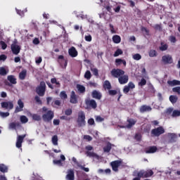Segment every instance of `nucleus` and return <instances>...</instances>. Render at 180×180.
<instances>
[{"instance_id":"60","label":"nucleus","mask_w":180,"mask_h":180,"mask_svg":"<svg viewBox=\"0 0 180 180\" xmlns=\"http://www.w3.org/2000/svg\"><path fill=\"white\" fill-rule=\"evenodd\" d=\"M109 27H110V30L111 33L115 34L116 33V30H115V27L113 26V25L110 24Z\"/></svg>"},{"instance_id":"14","label":"nucleus","mask_w":180,"mask_h":180,"mask_svg":"<svg viewBox=\"0 0 180 180\" xmlns=\"http://www.w3.org/2000/svg\"><path fill=\"white\" fill-rule=\"evenodd\" d=\"M18 106L15 108V110L14 111L15 113H19V112H22L23 110V108H25V104L21 99H19L18 101Z\"/></svg>"},{"instance_id":"18","label":"nucleus","mask_w":180,"mask_h":180,"mask_svg":"<svg viewBox=\"0 0 180 180\" xmlns=\"http://www.w3.org/2000/svg\"><path fill=\"white\" fill-rule=\"evenodd\" d=\"M158 150V148H157L155 146H148L146 148L145 153L146 154H154V153H157Z\"/></svg>"},{"instance_id":"1","label":"nucleus","mask_w":180,"mask_h":180,"mask_svg":"<svg viewBox=\"0 0 180 180\" xmlns=\"http://www.w3.org/2000/svg\"><path fill=\"white\" fill-rule=\"evenodd\" d=\"M85 112L84 111H79L77 114V123L78 127H84L86 124V121H85Z\"/></svg>"},{"instance_id":"46","label":"nucleus","mask_w":180,"mask_h":180,"mask_svg":"<svg viewBox=\"0 0 180 180\" xmlns=\"http://www.w3.org/2000/svg\"><path fill=\"white\" fill-rule=\"evenodd\" d=\"M91 77H92V75H91V71L87 70L84 74V78H86V79H91Z\"/></svg>"},{"instance_id":"28","label":"nucleus","mask_w":180,"mask_h":180,"mask_svg":"<svg viewBox=\"0 0 180 180\" xmlns=\"http://www.w3.org/2000/svg\"><path fill=\"white\" fill-rule=\"evenodd\" d=\"M121 64H123L124 67H126L127 63L126 60L120 58H117L115 60V65L119 66L121 65Z\"/></svg>"},{"instance_id":"52","label":"nucleus","mask_w":180,"mask_h":180,"mask_svg":"<svg viewBox=\"0 0 180 180\" xmlns=\"http://www.w3.org/2000/svg\"><path fill=\"white\" fill-rule=\"evenodd\" d=\"M87 123L89 126H94V124H95V120L94 118H90L88 120Z\"/></svg>"},{"instance_id":"26","label":"nucleus","mask_w":180,"mask_h":180,"mask_svg":"<svg viewBox=\"0 0 180 180\" xmlns=\"http://www.w3.org/2000/svg\"><path fill=\"white\" fill-rule=\"evenodd\" d=\"M27 75V70L26 69H24L19 73V79H21V81H23V79L26 78Z\"/></svg>"},{"instance_id":"63","label":"nucleus","mask_w":180,"mask_h":180,"mask_svg":"<svg viewBox=\"0 0 180 180\" xmlns=\"http://www.w3.org/2000/svg\"><path fill=\"white\" fill-rule=\"evenodd\" d=\"M109 95H111L112 96L117 94V91L116 90H109L108 91Z\"/></svg>"},{"instance_id":"7","label":"nucleus","mask_w":180,"mask_h":180,"mask_svg":"<svg viewBox=\"0 0 180 180\" xmlns=\"http://www.w3.org/2000/svg\"><path fill=\"white\" fill-rule=\"evenodd\" d=\"M122 165V160H115L110 162V166L112 171L115 172H119V167Z\"/></svg>"},{"instance_id":"59","label":"nucleus","mask_w":180,"mask_h":180,"mask_svg":"<svg viewBox=\"0 0 180 180\" xmlns=\"http://www.w3.org/2000/svg\"><path fill=\"white\" fill-rule=\"evenodd\" d=\"M53 164H55L56 165H60V166H61V165H63V163H62V162H61V160H54L53 161Z\"/></svg>"},{"instance_id":"2","label":"nucleus","mask_w":180,"mask_h":180,"mask_svg":"<svg viewBox=\"0 0 180 180\" xmlns=\"http://www.w3.org/2000/svg\"><path fill=\"white\" fill-rule=\"evenodd\" d=\"M35 92L39 96H44L46 94V82L44 81L40 82L39 85L35 89Z\"/></svg>"},{"instance_id":"43","label":"nucleus","mask_w":180,"mask_h":180,"mask_svg":"<svg viewBox=\"0 0 180 180\" xmlns=\"http://www.w3.org/2000/svg\"><path fill=\"white\" fill-rule=\"evenodd\" d=\"M122 54H123V51H122V49H118L115 51L114 53V57H119V56H122Z\"/></svg>"},{"instance_id":"10","label":"nucleus","mask_w":180,"mask_h":180,"mask_svg":"<svg viewBox=\"0 0 180 180\" xmlns=\"http://www.w3.org/2000/svg\"><path fill=\"white\" fill-rule=\"evenodd\" d=\"M1 105L3 109H8L9 110H12V108H13V101H4L1 103Z\"/></svg>"},{"instance_id":"53","label":"nucleus","mask_w":180,"mask_h":180,"mask_svg":"<svg viewBox=\"0 0 180 180\" xmlns=\"http://www.w3.org/2000/svg\"><path fill=\"white\" fill-rule=\"evenodd\" d=\"M0 44H1V49H2L3 50H6V47H8V45L6 44V43H5V41H1L0 42Z\"/></svg>"},{"instance_id":"29","label":"nucleus","mask_w":180,"mask_h":180,"mask_svg":"<svg viewBox=\"0 0 180 180\" xmlns=\"http://www.w3.org/2000/svg\"><path fill=\"white\" fill-rule=\"evenodd\" d=\"M31 117L34 122H40L41 120V116L39 114H32Z\"/></svg>"},{"instance_id":"48","label":"nucleus","mask_w":180,"mask_h":180,"mask_svg":"<svg viewBox=\"0 0 180 180\" xmlns=\"http://www.w3.org/2000/svg\"><path fill=\"white\" fill-rule=\"evenodd\" d=\"M147 84V80H146V79L142 78L141 79V82H139V86H144V85H146Z\"/></svg>"},{"instance_id":"6","label":"nucleus","mask_w":180,"mask_h":180,"mask_svg":"<svg viewBox=\"0 0 180 180\" xmlns=\"http://www.w3.org/2000/svg\"><path fill=\"white\" fill-rule=\"evenodd\" d=\"M165 133V129H164V127H159L158 128L153 129L151 131V134H153L155 137H158L161 136V134H164Z\"/></svg>"},{"instance_id":"33","label":"nucleus","mask_w":180,"mask_h":180,"mask_svg":"<svg viewBox=\"0 0 180 180\" xmlns=\"http://www.w3.org/2000/svg\"><path fill=\"white\" fill-rule=\"evenodd\" d=\"M169 101L171 102V103L174 104V103H176V102H178V96H174V95H171L169 97Z\"/></svg>"},{"instance_id":"24","label":"nucleus","mask_w":180,"mask_h":180,"mask_svg":"<svg viewBox=\"0 0 180 180\" xmlns=\"http://www.w3.org/2000/svg\"><path fill=\"white\" fill-rule=\"evenodd\" d=\"M86 105L92 108V109H96V108H98V104L95 100H89L86 101Z\"/></svg>"},{"instance_id":"22","label":"nucleus","mask_w":180,"mask_h":180,"mask_svg":"<svg viewBox=\"0 0 180 180\" xmlns=\"http://www.w3.org/2000/svg\"><path fill=\"white\" fill-rule=\"evenodd\" d=\"M151 110H153V108H151L150 105H141L139 109L141 113H146V112H151Z\"/></svg>"},{"instance_id":"62","label":"nucleus","mask_w":180,"mask_h":180,"mask_svg":"<svg viewBox=\"0 0 180 180\" xmlns=\"http://www.w3.org/2000/svg\"><path fill=\"white\" fill-rule=\"evenodd\" d=\"M84 39H85L86 41H92V36H91V34L86 35L84 37Z\"/></svg>"},{"instance_id":"54","label":"nucleus","mask_w":180,"mask_h":180,"mask_svg":"<svg viewBox=\"0 0 180 180\" xmlns=\"http://www.w3.org/2000/svg\"><path fill=\"white\" fill-rule=\"evenodd\" d=\"M34 101L37 102V103H39V105H41V103H43L39 96H36L34 97Z\"/></svg>"},{"instance_id":"11","label":"nucleus","mask_w":180,"mask_h":180,"mask_svg":"<svg viewBox=\"0 0 180 180\" xmlns=\"http://www.w3.org/2000/svg\"><path fill=\"white\" fill-rule=\"evenodd\" d=\"M168 143H176V139H178V136L174 133H168L167 134Z\"/></svg>"},{"instance_id":"38","label":"nucleus","mask_w":180,"mask_h":180,"mask_svg":"<svg viewBox=\"0 0 180 180\" xmlns=\"http://www.w3.org/2000/svg\"><path fill=\"white\" fill-rule=\"evenodd\" d=\"M160 51H166V50H168V44L161 42V46L159 47Z\"/></svg>"},{"instance_id":"17","label":"nucleus","mask_w":180,"mask_h":180,"mask_svg":"<svg viewBox=\"0 0 180 180\" xmlns=\"http://www.w3.org/2000/svg\"><path fill=\"white\" fill-rule=\"evenodd\" d=\"M70 103L76 104L78 103V96L75 94V91H72L70 98Z\"/></svg>"},{"instance_id":"51","label":"nucleus","mask_w":180,"mask_h":180,"mask_svg":"<svg viewBox=\"0 0 180 180\" xmlns=\"http://www.w3.org/2000/svg\"><path fill=\"white\" fill-rule=\"evenodd\" d=\"M153 28L155 30H159V32H161L162 30V27H161V25L160 24H156L153 26Z\"/></svg>"},{"instance_id":"56","label":"nucleus","mask_w":180,"mask_h":180,"mask_svg":"<svg viewBox=\"0 0 180 180\" xmlns=\"http://www.w3.org/2000/svg\"><path fill=\"white\" fill-rule=\"evenodd\" d=\"M169 40L171 41V43H176V37L172 35L169 37Z\"/></svg>"},{"instance_id":"13","label":"nucleus","mask_w":180,"mask_h":180,"mask_svg":"<svg viewBox=\"0 0 180 180\" xmlns=\"http://www.w3.org/2000/svg\"><path fill=\"white\" fill-rule=\"evenodd\" d=\"M11 49L13 54H14L15 56H18V54L20 53V46H19V45L18 44H12Z\"/></svg>"},{"instance_id":"15","label":"nucleus","mask_w":180,"mask_h":180,"mask_svg":"<svg viewBox=\"0 0 180 180\" xmlns=\"http://www.w3.org/2000/svg\"><path fill=\"white\" fill-rule=\"evenodd\" d=\"M118 82L121 85H124L129 82V75H123L118 78Z\"/></svg>"},{"instance_id":"55","label":"nucleus","mask_w":180,"mask_h":180,"mask_svg":"<svg viewBox=\"0 0 180 180\" xmlns=\"http://www.w3.org/2000/svg\"><path fill=\"white\" fill-rule=\"evenodd\" d=\"M94 75H95V77H98L99 76V72L97 68H94L91 70Z\"/></svg>"},{"instance_id":"37","label":"nucleus","mask_w":180,"mask_h":180,"mask_svg":"<svg viewBox=\"0 0 180 180\" xmlns=\"http://www.w3.org/2000/svg\"><path fill=\"white\" fill-rule=\"evenodd\" d=\"M52 143L53 146H58V136L57 135L52 137Z\"/></svg>"},{"instance_id":"49","label":"nucleus","mask_w":180,"mask_h":180,"mask_svg":"<svg viewBox=\"0 0 180 180\" xmlns=\"http://www.w3.org/2000/svg\"><path fill=\"white\" fill-rule=\"evenodd\" d=\"M65 115H66V116H71L72 115V110L71 108L65 110Z\"/></svg>"},{"instance_id":"50","label":"nucleus","mask_w":180,"mask_h":180,"mask_svg":"<svg viewBox=\"0 0 180 180\" xmlns=\"http://www.w3.org/2000/svg\"><path fill=\"white\" fill-rule=\"evenodd\" d=\"M86 155L87 157H96V153L91 151H86Z\"/></svg>"},{"instance_id":"4","label":"nucleus","mask_w":180,"mask_h":180,"mask_svg":"<svg viewBox=\"0 0 180 180\" xmlns=\"http://www.w3.org/2000/svg\"><path fill=\"white\" fill-rule=\"evenodd\" d=\"M153 175H154L153 170L140 171L137 174V176L141 178H150V176H153Z\"/></svg>"},{"instance_id":"25","label":"nucleus","mask_w":180,"mask_h":180,"mask_svg":"<svg viewBox=\"0 0 180 180\" xmlns=\"http://www.w3.org/2000/svg\"><path fill=\"white\" fill-rule=\"evenodd\" d=\"M91 96L94 99H98V101L102 99V94H101V92H99L96 90H94L92 91Z\"/></svg>"},{"instance_id":"31","label":"nucleus","mask_w":180,"mask_h":180,"mask_svg":"<svg viewBox=\"0 0 180 180\" xmlns=\"http://www.w3.org/2000/svg\"><path fill=\"white\" fill-rule=\"evenodd\" d=\"M110 150H112V143L108 142L107 145L103 148L104 153H110Z\"/></svg>"},{"instance_id":"8","label":"nucleus","mask_w":180,"mask_h":180,"mask_svg":"<svg viewBox=\"0 0 180 180\" xmlns=\"http://www.w3.org/2000/svg\"><path fill=\"white\" fill-rule=\"evenodd\" d=\"M7 79L9 81L5 82V84L7 85V86H12V85H16V84H18V82L13 75H8Z\"/></svg>"},{"instance_id":"61","label":"nucleus","mask_w":180,"mask_h":180,"mask_svg":"<svg viewBox=\"0 0 180 180\" xmlns=\"http://www.w3.org/2000/svg\"><path fill=\"white\" fill-rule=\"evenodd\" d=\"M103 120H105V118H103L99 115L96 117V122H103Z\"/></svg>"},{"instance_id":"47","label":"nucleus","mask_w":180,"mask_h":180,"mask_svg":"<svg viewBox=\"0 0 180 180\" xmlns=\"http://www.w3.org/2000/svg\"><path fill=\"white\" fill-rule=\"evenodd\" d=\"M60 97L61 98V99H67L68 96H67V93L65 92V91H63L60 92Z\"/></svg>"},{"instance_id":"3","label":"nucleus","mask_w":180,"mask_h":180,"mask_svg":"<svg viewBox=\"0 0 180 180\" xmlns=\"http://www.w3.org/2000/svg\"><path fill=\"white\" fill-rule=\"evenodd\" d=\"M54 118V112L52 110H48L46 113L42 115L43 121L46 123H50Z\"/></svg>"},{"instance_id":"39","label":"nucleus","mask_w":180,"mask_h":180,"mask_svg":"<svg viewBox=\"0 0 180 180\" xmlns=\"http://www.w3.org/2000/svg\"><path fill=\"white\" fill-rule=\"evenodd\" d=\"M20 120L22 124L27 123V122H29V119L25 115H21L20 117Z\"/></svg>"},{"instance_id":"27","label":"nucleus","mask_w":180,"mask_h":180,"mask_svg":"<svg viewBox=\"0 0 180 180\" xmlns=\"http://www.w3.org/2000/svg\"><path fill=\"white\" fill-rule=\"evenodd\" d=\"M167 84L168 85H169V86H176V85H180V81L176 79H174L172 81L169 80L167 81Z\"/></svg>"},{"instance_id":"64","label":"nucleus","mask_w":180,"mask_h":180,"mask_svg":"<svg viewBox=\"0 0 180 180\" xmlns=\"http://www.w3.org/2000/svg\"><path fill=\"white\" fill-rule=\"evenodd\" d=\"M0 116L1 117H8V116H9V112H0Z\"/></svg>"},{"instance_id":"19","label":"nucleus","mask_w":180,"mask_h":180,"mask_svg":"<svg viewBox=\"0 0 180 180\" xmlns=\"http://www.w3.org/2000/svg\"><path fill=\"white\" fill-rule=\"evenodd\" d=\"M162 60L165 64H172L173 60L172 56L169 55H165L162 57Z\"/></svg>"},{"instance_id":"12","label":"nucleus","mask_w":180,"mask_h":180,"mask_svg":"<svg viewBox=\"0 0 180 180\" xmlns=\"http://www.w3.org/2000/svg\"><path fill=\"white\" fill-rule=\"evenodd\" d=\"M58 63L62 67V68H67V64H68V60L64 59V56L60 55L58 57Z\"/></svg>"},{"instance_id":"5","label":"nucleus","mask_w":180,"mask_h":180,"mask_svg":"<svg viewBox=\"0 0 180 180\" xmlns=\"http://www.w3.org/2000/svg\"><path fill=\"white\" fill-rule=\"evenodd\" d=\"M110 74L113 78H120L122 75H124V71L122 69H112Z\"/></svg>"},{"instance_id":"40","label":"nucleus","mask_w":180,"mask_h":180,"mask_svg":"<svg viewBox=\"0 0 180 180\" xmlns=\"http://www.w3.org/2000/svg\"><path fill=\"white\" fill-rule=\"evenodd\" d=\"M51 84H56V88H60V86H61L60 82H58L56 78L51 79Z\"/></svg>"},{"instance_id":"42","label":"nucleus","mask_w":180,"mask_h":180,"mask_svg":"<svg viewBox=\"0 0 180 180\" xmlns=\"http://www.w3.org/2000/svg\"><path fill=\"white\" fill-rule=\"evenodd\" d=\"M8 74V71H6V69L5 68L1 67L0 68V75L5 77Z\"/></svg>"},{"instance_id":"21","label":"nucleus","mask_w":180,"mask_h":180,"mask_svg":"<svg viewBox=\"0 0 180 180\" xmlns=\"http://www.w3.org/2000/svg\"><path fill=\"white\" fill-rule=\"evenodd\" d=\"M68 54L70 56V57L75 58L78 56V51H77V49L75 47L72 46L68 50Z\"/></svg>"},{"instance_id":"58","label":"nucleus","mask_w":180,"mask_h":180,"mask_svg":"<svg viewBox=\"0 0 180 180\" xmlns=\"http://www.w3.org/2000/svg\"><path fill=\"white\" fill-rule=\"evenodd\" d=\"M166 115H171V113L174 112V108H169L166 110Z\"/></svg>"},{"instance_id":"32","label":"nucleus","mask_w":180,"mask_h":180,"mask_svg":"<svg viewBox=\"0 0 180 180\" xmlns=\"http://www.w3.org/2000/svg\"><path fill=\"white\" fill-rule=\"evenodd\" d=\"M103 89L108 90L112 89V84H110V82H109V80H105L104 82Z\"/></svg>"},{"instance_id":"9","label":"nucleus","mask_w":180,"mask_h":180,"mask_svg":"<svg viewBox=\"0 0 180 180\" xmlns=\"http://www.w3.org/2000/svg\"><path fill=\"white\" fill-rule=\"evenodd\" d=\"M136 88V85L133 82H129L127 85L124 86L123 92L124 94H129L130 92V89H134Z\"/></svg>"},{"instance_id":"20","label":"nucleus","mask_w":180,"mask_h":180,"mask_svg":"<svg viewBox=\"0 0 180 180\" xmlns=\"http://www.w3.org/2000/svg\"><path fill=\"white\" fill-rule=\"evenodd\" d=\"M127 122L128 124L125 126L126 129H131L137 123V121L133 118H128Z\"/></svg>"},{"instance_id":"35","label":"nucleus","mask_w":180,"mask_h":180,"mask_svg":"<svg viewBox=\"0 0 180 180\" xmlns=\"http://www.w3.org/2000/svg\"><path fill=\"white\" fill-rule=\"evenodd\" d=\"M77 89L80 94H85V86L81 84H77Z\"/></svg>"},{"instance_id":"57","label":"nucleus","mask_w":180,"mask_h":180,"mask_svg":"<svg viewBox=\"0 0 180 180\" xmlns=\"http://www.w3.org/2000/svg\"><path fill=\"white\" fill-rule=\"evenodd\" d=\"M173 92H176L178 95H180V86L174 87L172 89Z\"/></svg>"},{"instance_id":"34","label":"nucleus","mask_w":180,"mask_h":180,"mask_svg":"<svg viewBox=\"0 0 180 180\" xmlns=\"http://www.w3.org/2000/svg\"><path fill=\"white\" fill-rule=\"evenodd\" d=\"M10 129H13V130H16V127H20V123L11 122L9 124Z\"/></svg>"},{"instance_id":"36","label":"nucleus","mask_w":180,"mask_h":180,"mask_svg":"<svg viewBox=\"0 0 180 180\" xmlns=\"http://www.w3.org/2000/svg\"><path fill=\"white\" fill-rule=\"evenodd\" d=\"M149 57H157L158 56V53H157V51L154 49H151L148 52Z\"/></svg>"},{"instance_id":"44","label":"nucleus","mask_w":180,"mask_h":180,"mask_svg":"<svg viewBox=\"0 0 180 180\" xmlns=\"http://www.w3.org/2000/svg\"><path fill=\"white\" fill-rule=\"evenodd\" d=\"M0 171L1 172H8V167L4 164L0 165Z\"/></svg>"},{"instance_id":"45","label":"nucleus","mask_w":180,"mask_h":180,"mask_svg":"<svg viewBox=\"0 0 180 180\" xmlns=\"http://www.w3.org/2000/svg\"><path fill=\"white\" fill-rule=\"evenodd\" d=\"M132 58L136 60V61H139V60H141V55L140 53H135L132 56Z\"/></svg>"},{"instance_id":"30","label":"nucleus","mask_w":180,"mask_h":180,"mask_svg":"<svg viewBox=\"0 0 180 180\" xmlns=\"http://www.w3.org/2000/svg\"><path fill=\"white\" fill-rule=\"evenodd\" d=\"M112 41L115 44H119V43H120V41H122V38L119 35H114L112 37Z\"/></svg>"},{"instance_id":"16","label":"nucleus","mask_w":180,"mask_h":180,"mask_svg":"<svg viewBox=\"0 0 180 180\" xmlns=\"http://www.w3.org/2000/svg\"><path fill=\"white\" fill-rule=\"evenodd\" d=\"M25 137H26V134L20 135L18 136L16 144H15L17 148H20L22 147V143H23V140H25Z\"/></svg>"},{"instance_id":"41","label":"nucleus","mask_w":180,"mask_h":180,"mask_svg":"<svg viewBox=\"0 0 180 180\" xmlns=\"http://www.w3.org/2000/svg\"><path fill=\"white\" fill-rule=\"evenodd\" d=\"M180 116V110H174L172 114V117H178Z\"/></svg>"},{"instance_id":"23","label":"nucleus","mask_w":180,"mask_h":180,"mask_svg":"<svg viewBox=\"0 0 180 180\" xmlns=\"http://www.w3.org/2000/svg\"><path fill=\"white\" fill-rule=\"evenodd\" d=\"M65 179L67 180H75V175L74 173V170L72 169H68V174L66 175Z\"/></svg>"}]
</instances>
